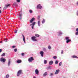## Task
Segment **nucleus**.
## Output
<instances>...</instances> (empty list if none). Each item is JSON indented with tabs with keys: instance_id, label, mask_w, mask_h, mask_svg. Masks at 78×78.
<instances>
[{
	"instance_id": "f257e3e1",
	"label": "nucleus",
	"mask_w": 78,
	"mask_h": 78,
	"mask_svg": "<svg viewBox=\"0 0 78 78\" xmlns=\"http://www.w3.org/2000/svg\"><path fill=\"white\" fill-rule=\"evenodd\" d=\"M20 74H23L22 73V70H19L17 73V76H19L20 75Z\"/></svg>"
},
{
	"instance_id": "f03ea898",
	"label": "nucleus",
	"mask_w": 78,
	"mask_h": 78,
	"mask_svg": "<svg viewBox=\"0 0 78 78\" xmlns=\"http://www.w3.org/2000/svg\"><path fill=\"white\" fill-rule=\"evenodd\" d=\"M35 24H36V22H34V23H32V24H30V26H31V25H32L31 27L32 29H34V27L35 25Z\"/></svg>"
},
{
	"instance_id": "7ed1b4c3",
	"label": "nucleus",
	"mask_w": 78,
	"mask_h": 78,
	"mask_svg": "<svg viewBox=\"0 0 78 78\" xmlns=\"http://www.w3.org/2000/svg\"><path fill=\"white\" fill-rule=\"evenodd\" d=\"M34 58L33 57H31L30 58H29L28 59V61L29 62H31L32 61H34Z\"/></svg>"
},
{
	"instance_id": "20e7f679",
	"label": "nucleus",
	"mask_w": 78,
	"mask_h": 78,
	"mask_svg": "<svg viewBox=\"0 0 78 78\" xmlns=\"http://www.w3.org/2000/svg\"><path fill=\"white\" fill-rule=\"evenodd\" d=\"M0 61L1 62H5L6 61V59L2 58L0 59Z\"/></svg>"
},
{
	"instance_id": "39448f33",
	"label": "nucleus",
	"mask_w": 78,
	"mask_h": 78,
	"mask_svg": "<svg viewBox=\"0 0 78 78\" xmlns=\"http://www.w3.org/2000/svg\"><path fill=\"white\" fill-rule=\"evenodd\" d=\"M42 6L41 5V4L38 5L37 6V9H42Z\"/></svg>"
},
{
	"instance_id": "423d86ee",
	"label": "nucleus",
	"mask_w": 78,
	"mask_h": 78,
	"mask_svg": "<svg viewBox=\"0 0 78 78\" xmlns=\"http://www.w3.org/2000/svg\"><path fill=\"white\" fill-rule=\"evenodd\" d=\"M33 41H37V40L36 39L35 37H31Z\"/></svg>"
},
{
	"instance_id": "0eeeda50",
	"label": "nucleus",
	"mask_w": 78,
	"mask_h": 78,
	"mask_svg": "<svg viewBox=\"0 0 78 78\" xmlns=\"http://www.w3.org/2000/svg\"><path fill=\"white\" fill-rule=\"evenodd\" d=\"M9 6H10V4H7V5L5 4V7H4V8H5V9H6V8L8 7Z\"/></svg>"
},
{
	"instance_id": "6e6552de",
	"label": "nucleus",
	"mask_w": 78,
	"mask_h": 78,
	"mask_svg": "<svg viewBox=\"0 0 78 78\" xmlns=\"http://www.w3.org/2000/svg\"><path fill=\"white\" fill-rule=\"evenodd\" d=\"M35 74L36 75H39V70L37 69H36L35 70Z\"/></svg>"
},
{
	"instance_id": "1a4fd4ad",
	"label": "nucleus",
	"mask_w": 78,
	"mask_h": 78,
	"mask_svg": "<svg viewBox=\"0 0 78 78\" xmlns=\"http://www.w3.org/2000/svg\"><path fill=\"white\" fill-rule=\"evenodd\" d=\"M40 53L41 55V56L43 57V56H44V52L43 51H41Z\"/></svg>"
},
{
	"instance_id": "9d476101",
	"label": "nucleus",
	"mask_w": 78,
	"mask_h": 78,
	"mask_svg": "<svg viewBox=\"0 0 78 78\" xmlns=\"http://www.w3.org/2000/svg\"><path fill=\"white\" fill-rule=\"evenodd\" d=\"M35 19L34 18H33L31 20H30V23H32L34 20Z\"/></svg>"
},
{
	"instance_id": "9b49d317",
	"label": "nucleus",
	"mask_w": 78,
	"mask_h": 78,
	"mask_svg": "<svg viewBox=\"0 0 78 78\" xmlns=\"http://www.w3.org/2000/svg\"><path fill=\"white\" fill-rule=\"evenodd\" d=\"M59 72V69L57 70L55 72V74L57 75L58 73Z\"/></svg>"
},
{
	"instance_id": "f8f14e48",
	"label": "nucleus",
	"mask_w": 78,
	"mask_h": 78,
	"mask_svg": "<svg viewBox=\"0 0 78 78\" xmlns=\"http://www.w3.org/2000/svg\"><path fill=\"white\" fill-rule=\"evenodd\" d=\"M22 35L23 39V41L24 43L25 44V36H24V35H23V34H22Z\"/></svg>"
},
{
	"instance_id": "ddd939ff",
	"label": "nucleus",
	"mask_w": 78,
	"mask_h": 78,
	"mask_svg": "<svg viewBox=\"0 0 78 78\" xmlns=\"http://www.w3.org/2000/svg\"><path fill=\"white\" fill-rule=\"evenodd\" d=\"M53 62L52 61H51L49 62V65H52V64H53Z\"/></svg>"
},
{
	"instance_id": "4468645a",
	"label": "nucleus",
	"mask_w": 78,
	"mask_h": 78,
	"mask_svg": "<svg viewBox=\"0 0 78 78\" xmlns=\"http://www.w3.org/2000/svg\"><path fill=\"white\" fill-rule=\"evenodd\" d=\"M48 75V73H47L45 72L43 75V76H46V75Z\"/></svg>"
},
{
	"instance_id": "2eb2a0df",
	"label": "nucleus",
	"mask_w": 78,
	"mask_h": 78,
	"mask_svg": "<svg viewBox=\"0 0 78 78\" xmlns=\"http://www.w3.org/2000/svg\"><path fill=\"white\" fill-rule=\"evenodd\" d=\"M16 62L18 63H21V62H22V60H18Z\"/></svg>"
},
{
	"instance_id": "dca6fc26",
	"label": "nucleus",
	"mask_w": 78,
	"mask_h": 78,
	"mask_svg": "<svg viewBox=\"0 0 78 78\" xmlns=\"http://www.w3.org/2000/svg\"><path fill=\"white\" fill-rule=\"evenodd\" d=\"M71 41V40L68 39L66 41V43H69V42H70Z\"/></svg>"
},
{
	"instance_id": "f3484780",
	"label": "nucleus",
	"mask_w": 78,
	"mask_h": 78,
	"mask_svg": "<svg viewBox=\"0 0 78 78\" xmlns=\"http://www.w3.org/2000/svg\"><path fill=\"white\" fill-rule=\"evenodd\" d=\"M38 24L39 27H40L41 25V22H40V21H38Z\"/></svg>"
},
{
	"instance_id": "a211bd4d",
	"label": "nucleus",
	"mask_w": 78,
	"mask_h": 78,
	"mask_svg": "<svg viewBox=\"0 0 78 78\" xmlns=\"http://www.w3.org/2000/svg\"><path fill=\"white\" fill-rule=\"evenodd\" d=\"M58 62H59V61H58L57 60L55 62V64H58Z\"/></svg>"
},
{
	"instance_id": "6ab92c4d",
	"label": "nucleus",
	"mask_w": 78,
	"mask_h": 78,
	"mask_svg": "<svg viewBox=\"0 0 78 78\" xmlns=\"http://www.w3.org/2000/svg\"><path fill=\"white\" fill-rule=\"evenodd\" d=\"M45 20L44 19H43V21H42V23H45Z\"/></svg>"
},
{
	"instance_id": "aec40b11",
	"label": "nucleus",
	"mask_w": 78,
	"mask_h": 78,
	"mask_svg": "<svg viewBox=\"0 0 78 78\" xmlns=\"http://www.w3.org/2000/svg\"><path fill=\"white\" fill-rule=\"evenodd\" d=\"M5 55H6V53H4L2 54L1 56H5Z\"/></svg>"
},
{
	"instance_id": "412c9836",
	"label": "nucleus",
	"mask_w": 78,
	"mask_h": 78,
	"mask_svg": "<svg viewBox=\"0 0 78 78\" xmlns=\"http://www.w3.org/2000/svg\"><path fill=\"white\" fill-rule=\"evenodd\" d=\"M47 60H44V64H47Z\"/></svg>"
},
{
	"instance_id": "4be33fe9",
	"label": "nucleus",
	"mask_w": 78,
	"mask_h": 78,
	"mask_svg": "<svg viewBox=\"0 0 78 78\" xmlns=\"http://www.w3.org/2000/svg\"><path fill=\"white\" fill-rule=\"evenodd\" d=\"M29 12H30V13L31 14V13H33V10H29Z\"/></svg>"
},
{
	"instance_id": "5701e85b",
	"label": "nucleus",
	"mask_w": 78,
	"mask_h": 78,
	"mask_svg": "<svg viewBox=\"0 0 78 78\" xmlns=\"http://www.w3.org/2000/svg\"><path fill=\"white\" fill-rule=\"evenodd\" d=\"M65 39L66 40H68L69 39V37H65Z\"/></svg>"
},
{
	"instance_id": "b1692460",
	"label": "nucleus",
	"mask_w": 78,
	"mask_h": 78,
	"mask_svg": "<svg viewBox=\"0 0 78 78\" xmlns=\"http://www.w3.org/2000/svg\"><path fill=\"white\" fill-rule=\"evenodd\" d=\"M73 58H77V57L75 55H73Z\"/></svg>"
},
{
	"instance_id": "393cba45",
	"label": "nucleus",
	"mask_w": 78,
	"mask_h": 78,
	"mask_svg": "<svg viewBox=\"0 0 78 78\" xmlns=\"http://www.w3.org/2000/svg\"><path fill=\"white\" fill-rule=\"evenodd\" d=\"M35 36H36L37 37H39V35L38 34H35Z\"/></svg>"
},
{
	"instance_id": "a878e982",
	"label": "nucleus",
	"mask_w": 78,
	"mask_h": 78,
	"mask_svg": "<svg viewBox=\"0 0 78 78\" xmlns=\"http://www.w3.org/2000/svg\"><path fill=\"white\" fill-rule=\"evenodd\" d=\"M9 75H8V74H7L6 75L5 78H9Z\"/></svg>"
},
{
	"instance_id": "bb28decb",
	"label": "nucleus",
	"mask_w": 78,
	"mask_h": 78,
	"mask_svg": "<svg viewBox=\"0 0 78 78\" xmlns=\"http://www.w3.org/2000/svg\"><path fill=\"white\" fill-rule=\"evenodd\" d=\"M14 51H15V52H16V51H17V49H15L14 50Z\"/></svg>"
},
{
	"instance_id": "cd10ccee",
	"label": "nucleus",
	"mask_w": 78,
	"mask_h": 78,
	"mask_svg": "<svg viewBox=\"0 0 78 78\" xmlns=\"http://www.w3.org/2000/svg\"><path fill=\"white\" fill-rule=\"evenodd\" d=\"M62 62H61L59 63V66H61V65H62Z\"/></svg>"
},
{
	"instance_id": "c85d7f7f",
	"label": "nucleus",
	"mask_w": 78,
	"mask_h": 78,
	"mask_svg": "<svg viewBox=\"0 0 78 78\" xmlns=\"http://www.w3.org/2000/svg\"><path fill=\"white\" fill-rule=\"evenodd\" d=\"M57 58V57L56 56H54V57H53V58L54 59H56V58Z\"/></svg>"
},
{
	"instance_id": "c756f323",
	"label": "nucleus",
	"mask_w": 78,
	"mask_h": 78,
	"mask_svg": "<svg viewBox=\"0 0 78 78\" xmlns=\"http://www.w3.org/2000/svg\"><path fill=\"white\" fill-rule=\"evenodd\" d=\"M10 61L9 60L8 63V66H9V64H10Z\"/></svg>"
},
{
	"instance_id": "7c9ffc66",
	"label": "nucleus",
	"mask_w": 78,
	"mask_h": 78,
	"mask_svg": "<svg viewBox=\"0 0 78 78\" xmlns=\"http://www.w3.org/2000/svg\"><path fill=\"white\" fill-rule=\"evenodd\" d=\"M48 48L49 50H50V49H51V47L50 46H48Z\"/></svg>"
},
{
	"instance_id": "2f4dec72",
	"label": "nucleus",
	"mask_w": 78,
	"mask_h": 78,
	"mask_svg": "<svg viewBox=\"0 0 78 78\" xmlns=\"http://www.w3.org/2000/svg\"><path fill=\"white\" fill-rule=\"evenodd\" d=\"M62 34V32H60L59 33V35H61V34Z\"/></svg>"
},
{
	"instance_id": "473e14b6",
	"label": "nucleus",
	"mask_w": 78,
	"mask_h": 78,
	"mask_svg": "<svg viewBox=\"0 0 78 78\" xmlns=\"http://www.w3.org/2000/svg\"><path fill=\"white\" fill-rule=\"evenodd\" d=\"M16 1L17 2H18V3H19L20 2V0H16Z\"/></svg>"
},
{
	"instance_id": "72a5a7b5",
	"label": "nucleus",
	"mask_w": 78,
	"mask_h": 78,
	"mask_svg": "<svg viewBox=\"0 0 78 78\" xmlns=\"http://www.w3.org/2000/svg\"><path fill=\"white\" fill-rule=\"evenodd\" d=\"M18 30H16L15 31V33H16L17 32Z\"/></svg>"
},
{
	"instance_id": "f704fd0d",
	"label": "nucleus",
	"mask_w": 78,
	"mask_h": 78,
	"mask_svg": "<svg viewBox=\"0 0 78 78\" xmlns=\"http://www.w3.org/2000/svg\"><path fill=\"white\" fill-rule=\"evenodd\" d=\"M64 53V51H63V50H62V51H61V53L62 54V53Z\"/></svg>"
},
{
	"instance_id": "c9c22d12",
	"label": "nucleus",
	"mask_w": 78,
	"mask_h": 78,
	"mask_svg": "<svg viewBox=\"0 0 78 78\" xmlns=\"http://www.w3.org/2000/svg\"><path fill=\"white\" fill-rule=\"evenodd\" d=\"M25 55V54L24 53H22L21 54L22 56H23Z\"/></svg>"
},
{
	"instance_id": "e433bc0d",
	"label": "nucleus",
	"mask_w": 78,
	"mask_h": 78,
	"mask_svg": "<svg viewBox=\"0 0 78 78\" xmlns=\"http://www.w3.org/2000/svg\"><path fill=\"white\" fill-rule=\"evenodd\" d=\"M75 34L76 35H78V32H76Z\"/></svg>"
},
{
	"instance_id": "4c0bfd02",
	"label": "nucleus",
	"mask_w": 78,
	"mask_h": 78,
	"mask_svg": "<svg viewBox=\"0 0 78 78\" xmlns=\"http://www.w3.org/2000/svg\"><path fill=\"white\" fill-rule=\"evenodd\" d=\"M12 48H15V47H16V46H13L12 47Z\"/></svg>"
},
{
	"instance_id": "58836bf2",
	"label": "nucleus",
	"mask_w": 78,
	"mask_h": 78,
	"mask_svg": "<svg viewBox=\"0 0 78 78\" xmlns=\"http://www.w3.org/2000/svg\"><path fill=\"white\" fill-rule=\"evenodd\" d=\"M2 51V49H0V53H1Z\"/></svg>"
},
{
	"instance_id": "ea45409f",
	"label": "nucleus",
	"mask_w": 78,
	"mask_h": 78,
	"mask_svg": "<svg viewBox=\"0 0 78 78\" xmlns=\"http://www.w3.org/2000/svg\"><path fill=\"white\" fill-rule=\"evenodd\" d=\"M76 31H77L78 32V28H77L76 30Z\"/></svg>"
},
{
	"instance_id": "a19ab883",
	"label": "nucleus",
	"mask_w": 78,
	"mask_h": 78,
	"mask_svg": "<svg viewBox=\"0 0 78 78\" xmlns=\"http://www.w3.org/2000/svg\"><path fill=\"white\" fill-rule=\"evenodd\" d=\"M38 17L37 18V19H39V18H40V16H38Z\"/></svg>"
},
{
	"instance_id": "79ce46f5",
	"label": "nucleus",
	"mask_w": 78,
	"mask_h": 78,
	"mask_svg": "<svg viewBox=\"0 0 78 78\" xmlns=\"http://www.w3.org/2000/svg\"><path fill=\"white\" fill-rule=\"evenodd\" d=\"M20 17H22V15L21 14H20Z\"/></svg>"
},
{
	"instance_id": "37998d69",
	"label": "nucleus",
	"mask_w": 78,
	"mask_h": 78,
	"mask_svg": "<svg viewBox=\"0 0 78 78\" xmlns=\"http://www.w3.org/2000/svg\"><path fill=\"white\" fill-rule=\"evenodd\" d=\"M53 75V74L52 73H51L50 74V76H51V75Z\"/></svg>"
},
{
	"instance_id": "c03bdc74",
	"label": "nucleus",
	"mask_w": 78,
	"mask_h": 78,
	"mask_svg": "<svg viewBox=\"0 0 78 78\" xmlns=\"http://www.w3.org/2000/svg\"><path fill=\"white\" fill-rule=\"evenodd\" d=\"M1 12H2V10H0V14L1 13Z\"/></svg>"
},
{
	"instance_id": "a18cd8bd",
	"label": "nucleus",
	"mask_w": 78,
	"mask_h": 78,
	"mask_svg": "<svg viewBox=\"0 0 78 78\" xmlns=\"http://www.w3.org/2000/svg\"><path fill=\"white\" fill-rule=\"evenodd\" d=\"M33 78H36V76H34L33 77Z\"/></svg>"
},
{
	"instance_id": "49530a36",
	"label": "nucleus",
	"mask_w": 78,
	"mask_h": 78,
	"mask_svg": "<svg viewBox=\"0 0 78 78\" xmlns=\"http://www.w3.org/2000/svg\"><path fill=\"white\" fill-rule=\"evenodd\" d=\"M20 17V20H21L22 19V17Z\"/></svg>"
},
{
	"instance_id": "de8ad7c7",
	"label": "nucleus",
	"mask_w": 78,
	"mask_h": 78,
	"mask_svg": "<svg viewBox=\"0 0 78 78\" xmlns=\"http://www.w3.org/2000/svg\"><path fill=\"white\" fill-rule=\"evenodd\" d=\"M77 5H78V2H77Z\"/></svg>"
},
{
	"instance_id": "09e8293b",
	"label": "nucleus",
	"mask_w": 78,
	"mask_h": 78,
	"mask_svg": "<svg viewBox=\"0 0 78 78\" xmlns=\"http://www.w3.org/2000/svg\"><path fill=\"white\" fill-rule=\"evenodd\" d=\"M0 42V43H2V41H1Z\"/></svg>"
},
{
	"instance_id": "8fccbe9b",
	"label": "nucleus",
	"mask_w": 78,
	"mask_h": 78,
	"mask_svg": "<svg viewBox=\"0 0 78 78\" xmlns=\"http://www.w3.org/2000/svg\"><path fill=\"white\" fill-rule=\"evenodd\" d=\"M1 7H0V9H1Z\"/></svg>"
}]
</instances>
